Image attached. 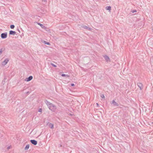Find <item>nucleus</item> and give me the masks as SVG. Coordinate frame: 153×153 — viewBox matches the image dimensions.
I'll return each mask as SVG.
<instances>
[{"label": "nucleus", "mask_w": 153, "mask_h": 153, "mask_svg": "<svg viewBox=\"0 0 153 153\" xmlns=\"http://www.w3.org/2000/svg\"><path fill=\"white\" fill-rule=\"evenodd\" d=\"M105 8L106 10H109V11L111 10V7L110 6H107Z\"/></svg>", "instance_id": "9b49d317"}, {"label": "nucleus", "mask_w": 153, "mask_h": 153, "mask_svg": "<svg viewBox=\"0 0 153 153\" xmlns=\"http://www.w3.org/2000/svg\"><path fill=\"white\" fill-rule=\"evenodd\" d=\"M51 65L54 67H56V65L52 63L51 64Z\"/></svg>", "instance_id": "a211bd4d"}, {"label": "nucleus", "mask_w": 153, "mask_h": 153, "mask_svg": "<svg viewBox=\"0 0 153 153\" xmlns=\"http://www.w3.org/2000/svg\"><path fill=\"white\" fill-rule=\"evenodd\" d=\"M83 27L85 29H88V27L86 26H83Z\"/></svg>", "instance_id": "aec40b11"}, {"label": "nucleus", "mask_w": 153, "mask_h": 153, "mask_svg": "<svg viewBox=\"0 0 153 153\" xmlns=\"http://www.w3.org/2000/svg\"><path fill=\"white\" fill-rule=\"evenodd\" d=\"M30 142L33 144L35 145L37 144V141L34 140H30Z\"/></svg>", "instance_id": "20e7f679"}, {"label": "nucleus", "mask_w": 153, "mask_h": 153, "mask_svg": "<svg viewBox=\"0 0 153 153\" xmlns=\"http://www.w3.org/2000/svg\"><path fill=\"white\" fill-rule=\"evenodd\" d=\"M71 85L72 86H74V84L73 83H71Z\"/></svg>", "instance_id": "5701e85b"}, {"label": "nucleus", "mask_w": 153, "mask_h": 153, "mask_svg": "<svg viewBox=\"0 0 153 153\" xmlns=\"http://www.w3.org/2000/svg\"><path fill=\"white\" fill-rule=\"evenodd\" d=\"M101 97L102 98H105V96L103 94H102L101 95Z\"/></svg>", "instance_id": "f3484780"}, {"label": "nucleus", "mask_w": 153, "mask_h": 153, "mask_svg": "<svg viewBox=\"0 0 153 153\" xmlns=\"http://www.w3.org/2000/svg\"><path fill=\"white\" fill-rule=\"evenodd\" d=\"M97 107L99 106V105L97 103Z\"/></svg>", "instance_id": "a878e982"}, {"label": "nucleus", "mask_w": 153, "mask_h": 153, "mask_svg": "<svg viewBox=\"0 0 153 153\" xmlns=\"http://www.w3.org/2000/svg\"><path fill=\"white\" fill-rule=\"evenodd\" d=\"M50 127L51 128H53V125L51 123H50L49 124Z\"/></svg>", "instance_id": "ddd939ff"}, {"label": "nucleus", "mask_w": 153, "mask_h": 153, "mask_svg": "<svg viewBox=\"0 0 153 153\" xmlns=\"http://www.w3.org/2000/svg\"><path fill=\"white\" fill-rule=\"evenodd\" d=\"M32 79L33 76H30L26 78L25 79V81L28 82L32 80Z\"/></svg>", "instance_id": "423d86ee"}, {"label": "nucleus", "mask_w": 153, "mask_h": 153, "mask_svg": "<svg viewBox=\"0 0 153 153\" xmlns=\"http://www.w3.org/2000/svg\"><path fill=\"white\" fill-rule=\"evenodd\" d=\"M152 30H153V29H152Z\"/></svg>", "instance_id": "cd10ccee"}, {"label": "nucleus", "mask_w": 153, "mask_h": 153, "mask_svg": "<svg viewBox=\"0 0 153 153\" xmlns=\"http://www.w3.org/2000/svg\"><path fill=\"white\" fill-rule=\"evenodd\" d=\"M15 27V26L14 25H11L10 26V28H11V29H13Z\"/></svg>", "instance_id": "dca6fc26"}, {"label": "nucleus", "mask_w": 153, "mask_h": 153, "mask_svg": "<svg viewBox=\"0 0 153 153\" xmlns=\"http://www.w3.org/2000/svg\"><path fill=\"white\" fill-rule=\"evenodd\" d=\"M16 33V32L13 30H10L9 32V34L10 35H14Z\"/></svg>", "instance_id": "6e6552de"}, {"label": "nucleus", "mask_w": 153, "mask_h": 153, "mask_svg": "<svg viewBox=\"0 0 153 153\" xmlns=\"http://www.w3.org/2000/svg\"><path fill=\"white\" fill-rule=\"evenodd\" d=\"M29 145L28 144L26 146V147H25V150H27L29 149Z\"/></svg>", "instance_id": "4468645a"}, {"label": "nucleus", "mask_w": 153, "mask_h": 153, "mask_svg": "<svg viewBox=\"0 0 153 153\" xmlns=\"http://www.w3.org/2000/svg\"><path fill=\"white\" fill-rule=\"evenodd\" d=\"M136 11H137L136 10H133L131 11V12L132 13H134L135 12H136Z\"/></svg>", "instance_id": "6ab92c4d"}, {"label": "nucleus", "mask_w": 153, "mask_h": 153, "mask_svg": "<svg viewBox=\"0 0 153 153\" xmlns=\"http://www.w3.org/2000/svg\"><path fill=\"white\" fill-rule=\"evenodd\" d=\"M42 109L41 108H40L39 110V112H42Z\"/></svg>", "instance_id": "412c9836"}, {"label": "nucleus", "mask_w": 153, "mask_h": 153, "mask_svg": "<svg viewBox=\"0 0 153 153\" xmlns=\"http://www.w3.org/2000/svg\"><path fill=\"white\" fill-rule=\"evenodd\" d=\"M29 91H27V92L25 93H26V94H29Z\"/></svg>", "instance_id": "393cba45"}, {"label": "nucleus", "mask_w": 153, "mask_h": 153, "mask_svg": "<svg viewBox=\"0 0 153 153\" xmlns=\"http://www.w3.org/2000/svg\"><path fill=\"white\" fill-rule=\"evenodd\" d=\"M37 24L38 25H39L43 29L46 28L45 27V26H44L42 24L39 23H38Z\"/></svg>", "instance_id": "1a4fd4ad"}, {"label": "nucleus", "mask_w": 153, "mask_h": 153, "mask_svg": "<svg viewBox=\"0 0 153 153\" xmlns=\"http://www.w3.org/2000/svg\"><path fill=\"white\" fill-rule=\"evenodd\" d=\"M10 146H8V147H7V149H10Z\"/></svg>", "instance_id": "b1692460"}, {"label": "nucleus", "mask_w": 153, "mask_h": 153, "mask_svg": "<svg viewBox=\"0 0 153 153\" xmlns=\"http://www.w3.org/2000/svg\"><path fill=\"white\" fill-rule=\"evenodd\" d=\"M112 104L114 106H118L119 105L114 100H112Z\"/></svg>", "instance_id": "0eeeda50"}, {"label": "nucleus", "mask_w": 153, "mask_h": 153, "mask_svg": "<svg viewBox=\"0 0 153 153\" xmlns=\"http://www.w3.org/2000/svg\"><path fill=\"white\" fill-rule=\"evenodd\" d=\"M2 52V49H0V54H1Z\"/></svg>", "instance_id": "4be33fe9"}, {"label": "nucleus", "mask_w": 153, "mask_h": 153, "mask_svg": "<svg viewBox=\"0 0 153 153\" xmlns=\"http://www.w3.org/2000/svg\"><path fill=\"white\" fill-rule=\"evenodd\" d=\"M62 146V145H60V147H61Z\"/></svg>", "instance_id": "bb28decb"}, {"label": "nucleus", "mask_w": 153, "mask_h": 153, "mask_svg": "<svg viewBox=\"0 0 153 153\" xmlns=\"http://www.w3.org/2000/svg\"><path fill=\"white\" fill-rule=\"evenodd\" d=\"M8 61L9 60L7 59H5L2 62V65H6Z\"/></svg>", "instance_id": "39448f33"}, {"label": "nucleus", "mask_w": 153, "mask_h": 153, "mask_svg": "<svg viewBox=\"0 0 153 153\" xmlns=\"http://www.w3.org/2000/svg\"><path fill=\"white\" fill-rule=\"evenodd\" d=\"M137 85L138 87L140 88V90H142L143 88V86L142 83L138 82L137 83Z\"/></svg>", "instance_id": "f03ea898"}, {"label": "nucleus", "mask_w": 153, "mask_h": 153, "mask_svg": "<svg viewBox=\"0 0 153 153\" xmlns=\"http://www.w3.org/2000/svg\"><path fill=\"white\" fill-rule=\"evenodd\" d=\"M104 57L107 62H108V61H109L110 60L109 58L107 56H106V55L105 56H104Z\"/></svg>", "instance_id": "9d476101"}, {"label": "nucleus", "mask_w": 153, "mask_h": 153, "mask_svg": "<svg viewBox=\"0 0 153 153\" xmlns=\"http://www.w3.org/2000/svg\"><path fill=\"white\" fill-rule=\"evenodd\" d=\"M61 76H65V77H69L70 76L69 75H66V74H62L61 75Z\"/></svg>", "instance_id": "f8f14e48"}, {"label": "nucleus", "mask_w": 153, "mask_h": 153, "mask_svg": "<svg viewBox=\"0 0 153 153\" xmlns=\"http://www.w3.org/2000/svg\"><path fill=\"white\" fill-rule=\"evenodd\" d=\"M45 103L47 105L49 109L52 111H54L56 109V106L51 103L47 100L45 101Z\"/></svg>", "instance_id": "f257e3e1"}, {"label": "nucleus", "mask_w": 153, "mask_h": 153, "mask_svg": "<svg viewBox=\"0 0 153 153\" xmlns=\"http://www.w3.org/2000/svg\"><path fill=\"white\" fill-rule=\"evenodd\" d=\"M7 37V33H3L1 34V37L2 39L6 38Z\"/></svg>", "instance_id": "7ed1b4c3"}, {"label": "nucleus", "mask_w": 153, "mask_h": 153, "mask_svg": "<svg viewBox=\"0 0 153 153\" xmlns=\"http://www.w3.org/2000/svg\"><path fill=\"white\" fill-rule=\"evenodd\" d=\"M44 43L45 44H46L48 45H50V43L49 42H46L45 41H44Z\"/></svg>", "instance_id": "2eb2a0df"}]
</instances>
